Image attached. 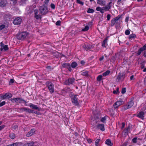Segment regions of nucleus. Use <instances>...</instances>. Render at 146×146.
<instances>
[{"instance_id":"39","label":"nucleus","mask_w":146,"mask_h":146,"mask_svg":"<svg viewBox=\"0 0 146 146\" xmlns=\"http://www.w3.org/2000/svg\"><path fill=\"white\" fill-rule=\"evenodd\" d=\"M100 139H97L96 140V141L95 142L96 146H97L98 145L99 143L100 142Z\"/></svg>"},{"instance_id":"57","label":"nucleus","mask_w":146,"mask_h":146,"mask_svg":"<svg viewBox=\"0 0 146 146\" xmlns=\"http://www.w3.org/2000/svg\"><path fill=\"white\" fill-rule=\"evenodd\" d=\"M34 11L35 13V15H36L38 14V10L37 9H35L34 10Z\"/></svg>"},{"instance_id":"61","label":"nucleus","mask_w":146,"mask_h":146,"mask_svg":"<svg viewBox=\"0 0 146 146\" xmlns=\"http://www.w3.org/2000/svg\"><path fill=\"white\" fill-rule=\"evenodd\" d=\"M129 17H126L125 19V21L126 22H127L129 20Z\"/></svg>"},{"instance_id":"11","label":"nucleus","mask_w":146,"mask_h":146,"mask_svg":"<svg viewBox=\"0 0 146 146\" xmlns=\"http://www.w3.org/2000/svg\"><path fill=\"white\" fill-rule=\"evenodd\" d=\"M133 101H130L127 104L124 106V110H126L127 109L131 108L133 106Z\"/></svg>"},{"instance_id":"25","label":"nucleus","mask_w":146,"mask_h":146,"mask_svg":"<svg viewBox=\"0 0 146 146\" xmlns=\"http://www.w3.org/2000/svg\"><path fill=\"white\" fill-rule=\"evenodd\" d=\"M22 146H35L33 142L27 143L24 144Z\"/></svg>"},{"instance_id":"64","label":"nucleus","mask_w":146,"mask_h":146,"mask_svg":"<svg viewBox=\"0 0 146 146\" xmlns=\"http://www.w3.org/2000/svg\"><path fill=\"white\" fill-rule=\"evenodd\" d=\"M26 0H21V2L22 3H25Z\"/></svg>"},{"instance_id":"35","label":"nucleus","mask_w":146,"mask_h":146,"mask_svg":"<svg viewBox=\"0 0 146 146\" xmlns=\"http://www.w3.org/2000/svg\"><path fill=\"white\" fill-rule=\"evenodd\" d=\"M143 51L142 49L141 48L138 50L137 52L135 53H136L138 55H139L141 54V52Z\"/></svg>"},{"instance_id":"30","label":"nucleus","mask_w":146,"mask_h":146,"mask_svg":"<svg viewBox=\"0 0 146 146\" xmlns=\"http://www.w3.org/2000/svg\"><path fill=\"white\" fill-rule=\"evenodd\" d=\"M102 75H99L97 78V80L98 81H100L102 79Z\"/></svg>"},{"instance_id":"60","label":"nucleus","mask_w":146,"mask_h":146,"mask_svg":"<svg viewBox=\"0 0 146 146\" xmlns=\"http://www.w3.org/2000/svg\"><path fill=\"white\" fill-rule=\"evenodd\" d=\"M100 11L101 12V13L102 14L104 13V10H103L102 8L100 10Z\"/></svg>"},{"instance_id":"27","label":"nucleus","mask_w":146,"mask_h":146,"mask_svg":"<svg viewBox=\"0 0 146 146\" xmlns=\"http://www.w3.org/2000/svg\"><path fill=\"white\" fill-rule=\"evenodd\" d=\"M9 137L11 139H13L15 138V135L14 133H10Z\"/></svg>"},{"instance_id":"33","label":"nucleus","mask_w":146,"mask_h":146,"mask_svg":"<svg viewBox=\"0 0 146 146\" xmlns=\"http://www.w3.org/2000/svg\"><path fill=\"white\" fill-rule=\"evenodd\" d=\"M35 17L37 19H41V15H38L37 14L36 15H35Z\"/></svg>"},{"instance_id":"15","label":"nucleus","mask_w":146,"mask_h":146,"mask_svg":"<svg viewBox=\"0 0 146 146\" xmlns=\"http://www.w3.org/2000/svg\"><path fill=\"white\" fill-rule=\"evenodd\" d=\"M96 128L98 129H100L102 131L105 130L104 125L103 124H98L96 126Z\"/></svg>"},{"instance_id":"54","label":"nucleus","mask_w":146,"mask_h":146,"mask_svg":"<svg viewBox=\"0 0 146 146\" xmlns=\"http://www.w3.org/2000/svg\"><path fill=\"white\" fill-rule=\"evenodd\" d=\"M142 50L144 51L146 50V44L144 45L141 48Z\"/></svg>"},{"instance_id":"21","label":"nucleus","mask_w":146,"mask_h":146,"mask_svg":"<svg viewBox=\"0 0 146 146\" xmlns=\"http://www.w3.org/2000/svg\"><path fill=\"white\" fill-rule=\"evenodd\" d=\"M124 102L121 99H119V100L116 102V104H117V105L119 106L123 104Z\"/></svg>"},{"instance_id":"52","label":"nucleus","mask_w":146,"mask_h":146,"mask_svg":"<svg viewBox=\"0 0 146 146\" xmlns=\"http://www.w3.org/2000/svg\"><path fill=\"white\" fill-rule=\"evenodd\" d=\"M33 110L31 109L28 108L27 112L29 113H32L33 112Z\"/></svg>"},{"instance_id":"13","label":"nucleus","mask_w":146,"mask_h":146,"mask_svg":"<svg viewBox=\"0 0 146 146\" xmlns=\"http://www.w3.org/2000/svg\"><path fill=\"white\" fill-rule=\"evenodd\" d=\"M144 114L145 113L144 112L141 111L137 115H136L137 117L143 120L144 119Z\"/></svg>"},{"instance_id":"63","label":"nucleus","mask_w":146,"mask_h":146,"mask_svg":"<svg viewBox=\"0 0 146 146\" xmlns=\"http://www.w3.org/2000/svg\"><path fill=\"white\" fill-rule=\"evenodd\" d=\"M49 0H45L44 1V3L46 4H47L49 2Z\"/></svg>"},{"instance_id":"51","label":"nucleus","mask_w":146,"mask_h":146,"mask_svg":"<svg viewBox=\"0 0 146 146\" xmlns=\"http://www.w3.org/2000/svg\"><path fill=\"white\" fill-rule=\"evenodd\" d=\"M5 101H3L1 103H0V107H1L4 105H5Z\"/></svg>"},{"instance_id":"8","label":"nucleus","mask_w":146,"mask_h":146,"mask_svg":"<svg viewBox=\"0 0 146 146\" xmlns=\"http://www.w3.org/2000/svg\"><path fill=\"white\" fill-rule=\"evenodd\" d=\"M75 79L74 78H69L66 80L64 82V84L66 85L69 86L72 84L74 82Z\"/></svg>"},{"instance_id":"10","label":"nucleus","mask_w":146,"mask_h":146,"mask_svg":"<svg viewBox=\"0 0 146 146\" xmlns=\"http://www.w3.org/2000/svg\"><path fill=\"white\" fill-rule=\"evenodd\" d=\"M77 95H74V96L71 98L73 104L75 106H78L79 104V103L78 101Z\"/></svg>"},{"instance_id":"38","label":"nucleus","mask_w":146,"mask_h":146,"mask_svg":"<svg viewBox=\"0 0 146 146\" xmlns=\"http://www.w3.org/2000/svg\"><path fill=\"white\" fill-rule=\"evenodd\" d=\"M28 108H27L25 107L21 108L20 110L22 111H24L27 112Z\"/></svg>"},{"instance_id":"32","label":"nucleus","mask_w":146,"mask_h":146,"mask_svg":"<svg viewBox=\"0 0 146 146\" xmlns=\"http://www.w3.org/2000/svg\"><path fill=\"white\" fill-rule=\"evenodd\" d=\"M136 36L135 34H131L129 36V39L132 38H135Z\"/></svg>"},{"instance_id":"43","label":"nucleus","mask_w":146,"mask_h":146,"mask_svg":"<svg viewBox=\"0 0 146 146\" xmlns=\"http://www.w3.org/2000/svg\"><path fill=\"white\" fill-rule=\"evenodd\" d=\"M116 102H115L113 105V106L114 107V108L115 109H116L119 106H118L117 105V104H116Z\"/></svg>"},{"instance_id":"24","label":"nucleus","mask_w":146,"mask_h":146,"mask_svg":"<svg viewBox=\"0 0 146 146\" xmlns=\"http://www.w3.org/2000/svg\"><path fill=\"white\" fill-rule=\"evenodd\" d=\"M130 129V127L128 126L127 128H125L123 131L125 135H127L128 133L129 130Z\"/></svg>"},{"instance_id":"50","label":"nucleus","mask_w":146,"mask_h":146,"mask_svg":"<svg viewBox=\"0 0 146 146\" xmlns=\"http://www.w3.org/2000/svg\"><path fill=\"white\" fill-rule=\"evenodd\" d=\"M61 22L60 21H58L56 22V24L57 26L60 25Z\"/></svg>"},{"instance_id":"3","label":"nucleus","mask_w":146,"mask_h":146,"mask_svg":"<svg viewBox=\"0 0 146 146\" xmlns=\"http://www.w3.org/2000/svg\"><path fill=\"white\" fill-rule=\"evenodd\" d=\"M39 10L42 15H44L46 14L48 12V10L47 7L44 5L41 6H40L39 8Z\"/></svg>"},{"instance_id":"46","label":"nucleus","mask_w":146,"mask_h":146,"mask_svg":"<svg viewBox=\"0 0 146 146\" xmlns=\"http://www.w3.org/2000/svg\"><path fill=\"white\" fill-rule=\"evenodd\" d=\"M51 7L53 9H54L55 8V6L53 3H51L50 5Z\"/></svg>"},{"instance_id":"53","label":"nucleus","mask_w":146,"mask_h":146,"mask_svg":"<svg viewBox=\"0 0 146 146\" xmlns=\"http://www.w3.org/2000/svg\"><path fill=\"white\" fill-rule=\"evenodd\" d=\"M11 1L13 2L14 5H15L17 3V0H11Z\"/></svg>"},{"instance_id":"4","label":"nucleus","mask_w":146,"mask_h":146,"mask_svg":"<svg viewBox=\"0 0 146 146\" xmlns=\"http://www.w3.org/2000/svg\"><path fill=\"white\" fill-rule=\"evenodd\" d=\"M121 16L118 15L117 17L114 18L111 21L110 25L111 26H113L116 23V25H119L120 23H118V21L121 18Z\"/></svg>"},{"instance_id":"18","label":"nucleus","mask_w":146,"mask_h":146,"mask_svg":"<svg viewBox=\"0 0 146 146\" xmlns=\"http://www.w3.org/2000/svg\"><path fill=\"white\" fill-rule=\"evenodd\" d=\"M35 129H31L29 132L26 134V136L27 137H30L35 132Z\"/></svg>"},{"instance_id":"41","label":"nucleus","mask_w":146,"mask_h":146,"mask_svg":"<svg viewBox=\"0 0 146 146\" xmlns=\"http://www.w3.org/2000/svg\"><path fill=\"white\" fill-rule=\"evenodd\" d=\"M119 88H117L116 90H114L113 92V93L114 94H117L119 93Z\"/></svg>"},{"instance_id":"37","label":"nucleus","mask_w":146,"mask_h":146,"mask_svg":"<svg viewBox=\"0 0 146 146\" xmlns=\"http://www.w3.org/2000/svg\"><path fill=\"white\" fill-rule=\"evenodd\" d=\"M106 120V117H102L101 119V121L103 123L105 122Z\"/></svg>"},{"instance_id":"59","label":"nucleus","mask_w":146,"mask_h":146,"mask_svg":"<svg viewBox=\"0 0 146 146\" xmlns=\"http://www.w3.org/2000/svg\"><path fill=\"white\" fill-rule=\"evenodd\" d=\"M5 126L4 125H1L0 126V131L1 130L5 127Z\"/></svg>"},{"instance_id":"17","label":"nucleus","mask_w":146,"mask_h":146,"mask_svg":"<svg viewBox=\"0 0 146 146\" xmlns=\"http://www.w3.org/2000/svg\"><path fill=\"white\" fill-rule=\"evenodd\" d=\"M29 106L33 109L37 110L38 111H40V108L37 107L36 105L33 104H30Z\"/></svg>"},{"instance_id":"42","label":"nucleus","mask_w":146,"mask_h":146,"mask_svg":"<svg viewBox=\"0 0 146 146\" xmlns=\"http://www.w3.org/2000/svg\"><path fill=\"white\" fill-rule=\"evenodd\" d=\"M126 89L125 88H122L121 90V93L122 94H124L126 92Z\"/></svg>"},{"instance_id":"6","label":"nucleus","mask_w":146,"mask_h":146,"mask_svg":"<svg viewBox=\"0 0 146 146\" xmlns=\"http://www.w3.org/2000/svg\"><path fill=\"white\" fill-rule=\"evenodd\" d=\"M82 48L86 50H91L94 46L89 44H86L82 45Z\"/></svg>"},{"instance_id":"14","label":"nucleus","mask_w":146,"mask_h":146,"mask_svg":"<svg viewBox=\"0 0 146 146\" xmlns=\"http://www.w3.org/2000/svg\"><path fill=\"white\" fill-rule=\"evenodd\" d=\"M111 3L112 2H110L108 3V5L107 6L102 7L104 11H108L111 7Z\"/></svg>"},{"instance_id":"56","label":"nucleus","mask_w":146,"mask_h":146,"mask_svg":"<svg viewBox=\"0 0 146 146\" xmlns=\"http://www.w3.org/2000/svg\"><path fill=\"white\" fill-rule=\"evenodd\" d=\"M111 17L110 15L108 14V15H107V20L108 21H109L110 20Z\"/></svg>"},{"instance_id":"58","label":"nucleus","mask_w":146,"mask_h":146,"mask_svg":"<svg viewBox=\"0 0 146 146\" xmlns=\"http://www.w3.org/2000/svg\"><path fill=\"white\" fill-rule=\"evenodd\" d=\"M102 8L100 7H96V10L97 11H100V10Z\"/></svg>"},{"instance_id":"36","label":"nucleus","mask_w":146,"mask_h":146,"mask_svg":"<svg viewBox=\"0 0 146 146\" xmlns=\"http://www.w3.org/2000/svg\"><path fill=\"white\" fill-rule=\"evenodd\" d=\"M89 28L88 26H86L85 28L83 29L82 31H87L89 29Z\"/></svg>"},{"instance_id":"29","label":"nucleus","mask_w":146,"mask_h":146,"mask_svg":"<svg viewBox=\"0 0 146 146\" xmlns=\"http://www.w3.org/2000/svg\"><path fill=\"white\" fill-rule=\"evenodd\" d=\"M110 72V70H107L106 72L103 73L102 75L103 76H107L109 74Z\"/></svg>"},{"instance_id":"9","label":"nucleus","mask_w":146,"mask_h":146,"mask_svg":"<svg viewBox=\"0 0 146 146\" xmlns=\"http://www.w3.org/2000/svg\"><path fill=\"white\" fill-rule=\"evenodd\" d=\"M22 21V19L20 17H18L15 18L13 21V24L15 25H20Z\"/></svg>"},{"instance_id":"55","label":"nucleus","mask_w":146,"mask_h":146,"mask_svg":"<svg viewBox=\"0 0 146 146\" xmlns=\"http://www.w3.org/2000/svg\"><path fill=\"white\" fill-rule=\"evenodd\" d=\"M18 143H14L13 144H11V146H17L18 145Z\"/></svg>"},{"instance_id":"22","label":"nucleus","mask_w":146,"mask_h":146,"mask_svg":"<svg viewBox=\"0 0 146 146\" xmlns=\"http://www.w3.org/2000/svg\"><path fill=\"white\" fill-rule=\"evenodd\" d=\"M108 38V36L106 37L105 39L103 41L102 44V46L103 47H106L105 45L107 44Z\"/></svg>"},{"instance_id":"31","label":"nucleus","mask_w":146,"mask_h":146,"mask_svg":"<svg viewBox=\"0 0 146 146\" xmlns=\"http://www.w3.org/2000/svg\"><path fill=\"white\" fill-rule=\"evenodd\" d=\"M81 74L84 76H88V72L87 71L82 72Z\"/></svg>"},{"instance_id":"7","label":"nucleus","mask_w":146,"mask_h":146,"mask_svg":"<svg viewBox=\"0 0 146 146\" xmlns=\"http://www.w3.org/2000/svg\"><path fill=\"white\" fill-rule=\"evenodd\" d=\"M10 100L12 102L21 103V102H23L25 104L26 103V101L21 98H11Z\"/></svg>"},{"instance_id":"16","label":"nucleus","mask_w":146,"mask_h":146,"mask_svg":"<svg viewBox=\"0 0 146 146\" xmlns=\"http://www.w3.org/2000/svg\"><path fill=\"white\" fill-rule=\"evenodd\" d=\"M3 99H5L6 98H9L12 97L11 94L7 93L5 94L2 96Z\"/></svg>"},{"instance_id":"26","label":"nucleus","mask_w":146,"mask_h":146,"mask_svg":"<svg viewBox=\"0 0 146 146\" xmlns=\"http://www.w3.org/2000/svg\"><path fill=\"white\" fill-rule=\"evenodd\" d=\"M1 46L2 47V46H3V48L4 49V50H8L9 48L8 47L7 45H5V46H3L2 45H4V44L3 43H2V42L1 43Z\"/></svg>"},{"instance_id":"20","label":"nucleus","mask_w":146,"mask_h":146,"mask_svg":"<svg viewBox=\"0 0 146 146\" xmlns=\"http://www.w3.org/2000/svg\"><path fill=\"white\" fill-rule=\"evenodd\" d=\"M6 5V2L4 1L3 0H0V7H4Z\"/></svg>"},{"instance_id":"28","label":"nucleus","mask_w":146,"mask_h":146,"mask_svg":"<svg viewBox=\"0 0 146 146\" xmlns=\"http://www.w3.org/2000/svg\"><path fill=\"white\" fill-rule=\"evenodd\" d=\"M78 65L75 62H73L72 63L71 66L73 68H75Z\"/></svg>"},{"instance_id":"12","label":"nucleus","mask_w":146,"mask_h":146,"mask_svg":"<svg viewBox=\"0 0 146 146\" xmlns=\"http://www.w3.org/2000/svg\"><path fill=\"white\" fill-rule=\"evenodd\" d=\"M62 67L64 68H66L68 69L70 72L72 71V68L70 66V64L69 63H64L62 65Z\"/></svg>"},{"instance_id":"45","label":"nucleus","mask_w":146,"mask_h":146,"mask_svg":"<svg viewBox=\"0 0 146 146\" xmlns=\"http://www.w3.org/2000/svg\"><path fill=\"white\" fill-rule=\"evenodd\" d=\"M125 34L126 35H129L130 33V31L129 30H127L125 31Z\"/></svg>"},{"instance_id":"48","label":"nucleus","mask_w":146,"mask_h":146,"mask_svg":"<svg viewBox=\"0 0 146 146\" xmlns=\"http://www.w3.org/2000/svg\"><path fill=\"white\" fill-rule=\"evenodd\" d=\"M5 26L4 25H0V31L1 30L5 28Z\"/></svg>"},{"instance_id":"23","label":"nucleus","mask_w":146,"mask_h":146,"mask_svg":"<svg viewBox=\"0 0 146 146\" xmlns=\"http://www.w3.org/2000/svg\"><path fill=\"white\" fill-rule=\"evenodd\" d=\"M105 143L109 146H112L113 144L111 143V141L110 139H107L105 141Z\"/></svg>"},{"instance_id":"44","label":"nucleus","mask_w":146,"mask_h":146,"mask_svg":"<svg viewBox=\"0 0 146 146\" xmlns=\"http://www.w3.org/2000/svg\"><path fill=\"white\" fill-rule=\"evenodd\" d=\"M137 137H135L133 138L132 140V141L134 143H137Z\"/></svg>"},{"instance_id":"1","label":"nucleus","mask_w":146,"mask_h":146,"mask_svg":"<svg viewBox=\"0 0 146 146\" xmlns=\"http://www.w3.org/2000/svg\"><path fill=\"white\" fill-rule=\"evenodd\" d=\"M29 34L26 32L19 33L16 35L17 38L19 40H23L29 35Z\"/></svg>"},{"instance_id":"19","label":"nucleus","mask_w":146,"mask_h":146,"mask_svg":"<svg viewBox=\"0 0 146 146\" xmlns=\"http://www.w3.org/2000/svg\"><path fill=\"white\" fill-rule=\"evenodd\" d=\"M97 4L101 5L104 6L106 5V1L103 0H97Z\"/></svg>"},{"instance_id":"2","label":"nucleus","mask_w":146,"mask_h":146,"mask_svg":"<svg viewBox=\"0 0 146 146\" xmlns=\"http://www.w3.org/2000/svg\"><path fill=\"white\" fill-rule=\"evenodd\" d=\"M46 85L50 92V93L52 94L54 92V84L50 82L47 81L46 82Z\"/></svg>"},{"instance_id":"34","label":"nucleus","mask_w":146,"mask_h":146,"mask_svg":"<svg viewBox=\"0 0 146 146\" xmlns=\"http://www.w3.org/2000/svg\"><path fill=\"white\" fill-rule=\"evenodd\" d=\"M94 9H90V8H89L88 9V10L87 11V12L88 13H93L94 12Z\"/></svg>"},{"instance_id":"40","label":"nucleus","mask_w":146,"mask_h":146,"mask_svg":"<svg viewBox=\"0 0 146 146\" xmlns=\"http://www.w3.org/2000/svg\"><path fill=\"white\" fill-rule=\"evenodd\" d=\"M77 2L78 3L80 4L83 5H84V2L80 1V0H76Z\"/></svg>"},{"instance_id":"62","label":"nucleus","mask_w":146,"mask_h":146,"mask_svg":"<svg viewBox=\"0 0 146 146\" xmlns=\"http://www.w3.org/2000/svg\"><path fill=\"white\" fill-rule=\"evenodd\" d=\"M88 141L89 143H91L92 141V140L91 139H88Z\"/></svg>"},{"instance_id":"47","label":"nucleus","mask_w":146,"mask_h":146,"mask_svg":"<svg viewBox=\"0 0 146 146\" xmlns=\"http://www.w3.org/2000/svg\"><path fill=\"white\" fill-rule=\"evenodd\" d=\"M18 128V126L17 125H13L12 127V128L14 129V130H16V129H17Z\"/></svg>"},{"instance_id":"5","label":"nucleus","mask_w":146,"mask_h":146,"mask_svg":"<svg viewBox=\"0 0 146 146\" xmlns=\"http://www.w3.org/2000/svg\"><path fill=\"white\" fill-rule=\"evenodd\" d=\"M126 76L125 73L124 72H120L117 76L116 79H117L118 81H123Z\"/></svg>"},{"instance_id":"49","label":"nucleus","mask_w":146,"mask_h":146,"mask_svg":"<svg viewBox=\"0 0 146 146\" xmlns=\"http://www.w3.org/2000/svg\"><path fill=\"white\" fill-rule=\"evenodd\" d=\"M14 80L13 79H11L10 80V81L9 83V85H11L12 84L14 83Z\"/></svg>"}]
</instances>
